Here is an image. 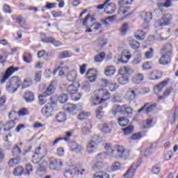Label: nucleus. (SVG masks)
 <instances>
[{
    "instance_id": "21",
    "label": "nucleus",
    "mask_w": 178,
    "mask_h": 178,
    "mask_svg": "<svg viewBox=\"0 0 178 178\" xmlns=\"http://www.w3.org/2000/svg\"><path fill=\"white\" fill-rule=\"evenodd\" d=\"M121 113L122 115H127V116H131L133 115V108L124 105L121 108Z\"/></svg>"
},
{
    "instance_id": "46",
    "label": "nucleus",
    "mask_w": 178,
    "mask_h": 178,
    "mask_svg": "<svg viewBox=\"0 0 178 178\" xmlns=\"http://www.w3.org/2000/svg\"><path fill=\"white\" fill-rule=\"evenodd\" d=\"M42 158H44V156H38L34 154V155L32 156V162L36 165L40 162V161H41V159H42Z\"/></svg>"
},
{
    "instance_id": "51",
    "label": "nucleus",
    "mask_w": 178,
    "mask_h": 178,
    "mask_svg": "<svg viewBox=\"0 0 178 178\" xmlns=\"http://www.w3.org/2000/svg\"><path fill=\"white\" fill-rule=\"evenodd\" d=\"M161 172V165L156 164L152 168V172L153 175H158Z\"/></svg>"
},
{
    "instance_id": "30",
    "label": "nucleus",
    "mask_w": 178,
    "mask_h": 178,
    "mask_svg": "<svg viewBox=\"0 0 178 178\" xmlns=\"http://www.w3.org/2000/svg\"><path fill=\"white\" fill-rule=\"evenodd\" d=\"M23 173H24V168H23L22 166L16 167L13 170L14 176H17V177L22 176Z\"/></svg>"
},
{
    "instance_id": "58",
    "label": "nucleus",
    "mask_w": 178,
    "mask_h": 178,
    "mask_svg": "<svg viewBox=\"0 0 178 178\" xmlns=\"http://www.w3.org/2000/svg\"><path fill=\"white\" fill-rule=\"evenodd\" d=\"M81 131H82V134L87 136V134H90V133H91V129H90V127L86 126L82 127Z\"/></svg>"
},
{
    "instance_id": "20",
    "label": "nucleus",
    "mask_w": 178,
    "mask_h": 178,
    "mask_svg": "<svg viewBox=\"0 0 178 178\" xmlns=\"http://www.w3.org/2000/svg\"><path fill=\"white\" fill-rule=\"evenodd\" d=\"M134 164H132L131 168L127 171V172L124 175V177L126 178H133L136 173V168H134Z\"/></svg>"
},
{
    "instance_id": "19",
    "label": "nucleus",
    "mask_w": 178,
    "mask_h": 178,
    "mask_svg": "<svg viewBox=\"0 0 178 178\" xmlns=\"http://www.w3.org/2000/svg\"><path fill=\"white\" fill-rule=\"evenodd\" d=\"M24 98L28 104H31V102H34V93L32 92H26L24 95Z\"/></svg>"
},
{
    "instance_id": "45",
    "label": "nucleus",
    "mask_w": 178,
    "mask_h": 178,
    "mask_svg": "<svg viewBox=\"0 0 178 178\" xmlns=\"http://www.w3.org/2000/svg\"><path fill=\"white\" fill-rule=\"evenodd\" d=\"M90 116L89 112H84L82 111L81 113L78 115V119L79 120H85V119H87Z\"/></svg>"
},
{
    "instance_id": "49",
    "label": "nucleus",
    "mask_w": 178,
    "mask_h": 178,
    "mask_svg": "<svg viewBox=\"0 0 178 178\" xmlns=\"http://www.w3.org/2000/svg\"><path fill=\"white\" fill-rule=\"evenodd\" d=\"M65 111H67V112H73L74 111H76V105L73 104H68L66 105L65 106Z\"/></svg>"
},
{
    "instance_id": "47",
    "label": "nucleus",
    "mask_w": 178,
    "mask_h": 178,
    "mask_svg": "<svg viewBox=\"0 0 178 178\" xmlns=\"http://www.w3.org/2000/svg\"><path fill=\"white\" fill-rule=\"evenodd\" d=\"M129 29V24L124 23L120 28L121 35H125L127 33V29Z\"/></svg>"
},
{
    "instance_id": "3",
    "label": "nucleus",
    "mask_w": 178,
    "mask_h": 178,
    "mask_svg": "<svg viewBox=\"0 0 178 178\" xmlns=\"http://www.w3.org/2000/svg\"><path fill=\"white\" fill-rule=\"evenodd\" d=\"M171 20L172 15L170 14H165L160 19L156 22L155 24L156 26H159V27L169 26V24H170Z\"/></svg>"
},
{
    "instance_id": "63",
    "label": "nucleus",
    "mask_w": 178,
    "mask_h": 178,
    "mask_svg": "<svg viewBox=\"0 0 178 178\" xmlns=\"http://www.w3.org/2000/svg\"><path fill=\"white\" fill-rule=\"evenodd\" d=\"M108 88L110 91H115L116 88H118V84L110 83H108Z\"/></svg>"
},
{
    "instance_id": "37",
    "label": "nucleus",
    "mask_w": 178,
    "mask_h": 178,
    "mask_svg": "<svg viewBox=\"0 0 178 178\" xmlns=\"http://www.w3.org/2000/svg\"><path fill=\"white\" fill-rule=\"evenodd\" d=\"M118 123L121 127H124L129 124V120L124 117H120L118 119Z\"/></svg>"
},
{
    "instance_id": "17",
    "label": "nucleus",
    "mask_w": 178,
    "mask_h": 178,
    "mask_svg": "<svg viewBox=\"0 0 178 178\" xmlns=\"http://www.w3.org/2000/svg\"><path fill=\"white\" fill-rule=\"evenodd\" d=\"M137 92V89H134L132 90H128L127 92L125 95V99L127 101H134L136 99V93Z\"/></svg>"
},
{
    "instance_id": "48",
    "label": "nucleus",
    "mask_w": 178,
    "mask_h": 178,
    "mask_svg": "<svg viewBox=\"0 0 178 178\" xmlns=\"http://www.w3.org/2000/svg\"><path fill=\"white\" fill-rule=\"evenodd\" d=\"M101 131L102 133H111L112 131V129H111V127H109V124H104L102 126V128L101 129Z\"/></svg>"
},
{
    "instance_id": "62",
    "label": "nucleus",
    "mask_w": 178,
    "mask_h": 178,
    "mask_svg": "<svg viewBox=\"0 0 178 178\" xmlns=\"http://www.w3.org/2000/svg\"><path fill=\"white\" fill-rule=\"evenodd\" d=\"M141 137H143V136H141V134L140 132H138L136 134H134L131 138L132 140H140V138H141Z\"/></svg>"
},
{
    "instance_id": "53",
    "label": "nucleus",
    "mask_w": 178,
    "mask_h": 178,
    "mask_svg": "<svg viewBox=\"0 0 178 178\" xmlns=\"http://www.w3.org/2000/svg\"><path fill=\"white\" fill-rule=\"evenodd\" d=\"M121 168H122V165H120V163H119V162L113 163L112 166H111V169L114 172H116V170H120V169Z\"/></svg>"
},
{
    "instance_id": "60",
    "label": "nucleus",
    "mask_w": 178,
    "mask_h": 178,
    "mask_svg": "<svg viewBox=\"0 0 178 178\" xmlns=\"http://www.w3.org/2000/svg\"><path fill=\"white\" fill-rule=\"evenodd\" d=\"M28 114H29V110H27V108H22L18 112L19 116H26V115H28Z\"/></svg>"
},
{
    "instance_id": "2",
    "label": "nucleus",
    "mask_w": 178,
    "mask_h": 178,
    "mask_svg": "<svg viewBox=\"0 0 178 178\" xmlns=\"http://www.w3.org/2000/svg\"><path fill=\"white\" fill-rule=\"evenodd\" d=\"M63 92H67V95H72V99L74 101H79L81 98V93H77V89L72 84L69 86L63 87Z\"/></svg>"
},
{
    "instance_id": "40",
    "label": "nucleus",
    "mask_w": 178,
    "mask_h": 178,
    "mask_svg": "<svg viewBox=\"0 0 178 178\" xmlns=\"http://www.w3.org/2000/svg\"><path fill=\"white\" fill-rule=\"evenodd\" d=\"M20 163V159L15 158V159H11L8 161V165L10 168H13V166H16L17 165H19Z\"/></svg>"
},
{
    "instance_id": "4",
    "label": "nucleus",
    "mask_w": 178,
    "mask_h": 178,
    "mask_svg": "<svg viewBox=\"0 0 178 178\" xmlns=\"http://www.w3.org/2000/svg\"><path fill=\"white\" fill-rule=\"evenodd\" d=\"M77 175H80V170H79L76 165L66 168L64 172V176L66 178H73L74 176H77Z\"/></svg>"
},
{
    "instance_id": "15",
    "label": "nucleus",
    "mask_w": 178,
    "mask_h": 178,
    "mask_svg": "<svg viewBox=\"0 0 178 178\" xmlns=\"http://www.w3.org/2000/svg\"><path fill=\"white\" fill-rule=\"evenodd\" d=\"M162 56L159 58V63L160 65H163V66H165V65H169L170 63V60H172V56H169L168 54H161Z\"/></svg>"
},
{
    "instance_id": "6",
    "label": "nucleus",
    "mask_w": 178,
    "mask_h": 178,
    "mask_svg": "<svg viewBox=\"0 0 178 178\" xmlns=\"http://www.w3.org/2000/svg\"><path fill=\"white\" fill-rule=\"evenodd\" d=\"M9 86L7 87V88H14L13 92H16V90L20 86H22V82L20 81V79H19V76H13L9 80Z\"/></svg>"
},
{
    "instance_id": "9",
    "label": "nucleus",
    "mask_w": 178,
    "mask_h": 178,
    "mask_svg": "<svg viewBox=\"0 0 178 178\" xmlns=\"http://www.w3.org/2000/svg\"><path fill=\"white\" fill-rule=\"evenodd\" d=\"M19 68L13 67V66L8 67V70L6 71V73L3 75L2 79L1 80V84H3V83H5V81H6V80H8V79H9V77H10V76H12V74L15 73V72H17Z\"/></svg>"
},
{
    "instance_id": "24",
    "label": "nucleus",
    "mask_w": 178,
    "mask_h": 178,
    "mask_svg": "<svg viewBox=\"0 0 178 178\" xmlns=\"http://www.w3.org/2000/svg\"><path fill=\"white\" fill-rule=\"evenodd\" d=\"M4 126L5 131H9L10 130H12V129L15 128V127L16 126V122H15V120H10L6 122Z\"/></svg>"
},
{
    "instance_id": "16",
    "label": "nucleus",
    "mask_w": 178,
    "mask_h": 178,
    "mask_svg": "<svg viewBox=\"0 0 178 178\" xmlns=\"http://www.w3.org/2000/svg\"><path fill=\"white\" fill-rule=\"evenodd\" d=\"M116 73V68L113 65H109L105 67L104 74L107 77H112Z\"/></svg>"
},
{
    "instance_id": "32",
    "label": "nucleus",
    "mask_w": 178,
    "mask_h": 178,
    "mask_svg": "<svg viewBox=\"0 0 178 178\" xmlns=\"http://www.w3.org/2000/svg\"><path fill=\"white\" fill-rule=\"evenodd\" d=\"M172 5V0H166L165 3L162 2V1H159L156 3V6H158V8H170Z\"/></svg>"
},
{
    "instance_id": "61",
    "label": "nucleus",
    "mask_w": 178,
    "mask_h": 178,
    "mask_svg": "<svg viewBox=\"0 0 178 178\" xmlns=\"http://www.w3.org/2000/svg\"><path fill=\"white\" fill-rule=\"evenodd\" d=\"M3 10L6 13H12V10H10V6L8 4H5L3 7Z\"/></svg>"
},
{
    "instance_id": "42",
    "label": "nucleus",
    "mask_w": 178,
    "mask_h": 178,
    "mask_svg": "<svg viewBox=\"0 0 178 178\" xmlns=\"http://www.w3.org/2000/svg\"><path fill=\"white\" fill-rule=\"evenodd\" d=\"M22 154V149L19 148L17 145H15L13 148V156H19Z\"/></svg>"
},
{
    "instance_id": "36",
    "label": "nucleus",
    "mask_w": 178,
    "mask_h": 178,
    "mask_svg": "<svg viewBox=\"0 0 178 178\" xmlns=\"http://www.w3.org/2000/svg\"><path fill=\"white\" fill-rule=\"evenodd\" d=\"M58 101H59L60 104H65V102H67V94L66 93H63L60 95L58 97H57Z\"/></svg>"
},
{
    "instance_id": "35",
    "label": "nucleus",
    "mask_w": 178,
    "mask_h": 178,
    "mask_svg": "<svg viewBox=\"0 0 178 178\" xmlns=\"http://www.w3.org/2000/svg\"><path fill=\"white\" fill-rule=\"evenodd\" d=\"M56 119L58 123H62L66 120V114H65V113L60 112L57 114Z\"/></svg>"
},
{
    "instance_id": "8",
    "label": "nucleus",
    "mask_w": 178,
    "mask_h": 178,
    "mask_svg": "<svg viewBox=\"0 0 178 178\" xmlns=\"http://www.w3.org/2000/svg\"><path fill=\"white\" fill-rule=\"evenodd\" d=\"M52 105H55L54 102H51V104L48 103L47 105H45V106L42 108L41 112L43 116H46V118H49V116L52 115V111H54Z\"/></svg>"
},
{
    "instance_id": "10",
    "label": "nucleus",
    "mask_w": 178,
    "mask_h": 178,
    "mask_svg": "<svg viewBox=\"0 0 178 178\" xmlns=\"http://www.w3.org/2000/svg\"><path fill=\"white\" fill-rule=\"evenodd\" d=\"M173 53V45L172 44H165L161 49V54L172 56Z\"/></svg>"
},
{
    "instance_id": "29",
    "label": "nucleus",
    "mask_w": 178,
    "mask_h": 178,
    "mask_svg": "<svg viewBox=\"0 0 178 178\" xmlns=\"http://www.w3.org/2000/svg\"><path fill=\"white\" fill-rule=\"evenodd\" d=\"M54 91H55V86H54V83H51L46 89V91L43 93V95L48 97L49 95H52Z\"/></svg>"
},
{
    "instance_id": "26",
    "label": "nucleus",
    "mask_w": 178,
    "mask_h": 178,
    "mask_svg": "<svg viewBox=\"0 0 178 178\" xmlns=\"http://www.w3.org/2000/svg\"><path fill=\"white\" fill-rule=\"evenodd\" d=\"M143 80H144V75H143V74H137L132 79V81L134 84H140Z\"/></svg>"
},
{
    "instance_id": "50",
    "label": "nucleus",
    "mask_w": 178,
    "mask_h": 178,
    "mask_svg": "<svg viewBox=\"0 0 178 178\" xmlns=\"http://www.w3.org/2000/svg\"><path fill=\"white\" fill-rule=\"evenodd\" d=\"M103 168H104V163L102 162H97L92 166L93 170H100V169H103Z\"/></svg>"
},
{
    "instance_id": "18",
    "label": "nucleus",
    "mask_w": 178,
    "mask_h": 178,
    "mask_svg": "<svg viewBox=\"0 0 178 178\" xmlns=\"http://www.w3.org/2000/svg\"><path fill=\"white\" fill-rule=\"evenodd\" d=\"M63 165V163H62V161H60V160L54 159L50 162L49 168L51 170H55L56 168H60V166H62Z\"/></svg>"
},
{
    "instance_id": "31",
    "label": "nucleus",
    "mask_w": 178,
    "mask_h": 178,
    "mask_svg": "<svg viewBox=\"0 0 178 178\" xmlns=\"http://www.w3.org/2000/svg\"><path fill=\"white\" fill-rule=\"evenodd\" d=\"M73 55V53L70 51H63L60 52L58 55L60 59H65L66 58H70Z\"/></svg>"
},
{
    "instance_id": "28",
    "label": "nucleus",
    "mask_w": 178,
    "mask_h": 178,
    "mask_svg": "<svg viewBox=\"0 0 178 178\" xmlns=\"http://www.w3.org/2000/svg\"><path fill=\"white\" fill-rule=\"evenodd\" d=\"M127 41L129 42V46L132 49H138L140 48V42L136 40L127 39Z\"/></svg>"
},
{
    "instance_id": "5",
    "label": "nucleus",
    "mask_w": 178,
    "mask_h": 178,
    "mask_svg": "<svg viewBox=\"0 0 178 178\" xmlns=\"http://www.w3.org/2000/svg\"><path fill=\"white\" fill-rule=\"evenodd\" d=\"M97 92V96L95 97V101L92 102L93 105L101 104V99H102V97L109 96V92H108V90L104 88L98 89Z\"/></svg>"
},
{
    "instance_id": "34",
    "label": "nucleus",
    "mask_w": 178,
    "mask_h": 178,
    "mask_svg": "<svg viewBox=\"0 0 178 178\" xmlns=\"http://www.w3.org/2000/svg\"><path fill=\"white\" fill-rule=\"evenodd\" d=\"M104 113H105V111H104V107L99 106L96 110V118L101 120V119L104 118Z\"/></svg>"
},
{
    "instance_id": "44",
    "label": "nucleus",
    "mask_w": 178,
    "mask_h": 178,
    "mask_svg": "<svg viewBox=\"0 0 178 178\" xmlns=\"http://www.w3.org/2000/svg\"><path fill=\"white\" fill-rule=\"evenodd\" d=\"M25 169H26V172H24L25 176H30V175H31V172H33V165L30 163L26 164Z\"/></svg>"
},
{
    "instance_id": "12",
    "label": "nucleus",
    "mask_w": 178,
    "mask_h": 178,
    "mask_svg": "<svg viewBox=\"0 0 178 178\" xmlns=\"http://www.w3.org/2000/svg\"><path fill=\"white\" fill-rule=\"evenodd\" d=\"M169 83V79L163 81L159 85L156 86L154 88V92L156 95H159V92H162V90L166 87V85Z\"/></svg>"
},
{
    "instance_id": "33",
    "label": "nucleus",
    "mask_w": 178,
    "mask_h": 178,
    "mask_svg": "<svg viewBox=\"0 0 178 178\" xmlns=\"http://www.w3.org/2000/svg\"><path fill=\"white\" fill-rule=\"evenodd\" d=\"M76 77H77V72L76 71H72L69 72L67 75V79L70 82H73L76 80Z\"/></svg>"
},
{
    "instance_id": "54",
    "label": "nucleus",
    "mask_w": 178,
    "mask_h": 178,
    "mask_svg": "<svg viewBox=\"0 0 178 178\" xmlns=\"http://www.w3.org/2000/svg\"><path fill=\"white\" fill-rule=\"evenodd\" d=\"M145 58H147V59H151L152 56H154V49L152 47L149 48V51H146L145 54Z\"/></svg>"
},
{
    "instance_id": "27",
    "label": "nucleus",
    "mask_w": 178,
    "mask_h": 178,
    "mask_svg": "<svg viewBox=\"0 0 178 178\" xmlns=\"http://www.w3.org/2000/svg\"><path fill=\"white\" fill-rule=\"evenodd\" d=\"M35 155L43 156V158H44L45 155H47V150L45 149L41 148V146H39L35 150Z\"/></svg>"
},
{
    "instance_id": "11",
    "label": "nucleus",
    "mask_w": 178,
    "mask_h": 178,
    "mask_svg": "<svg viewBox=\"0 0 178 178\" xmlns=\"http://www.w3.org/2000/svg\"><path fill=\"white\" fill-rule=\"evenodd\" d=\"M70 147L72 152H75V154H81V152L84 151V147L76 142H72Z\"/></svg>"
},
{
    "instance_id": "39",
    "label": "nucleus",
    "mask_w": 178,
    "mask_h": 178,
    "mask_svg": "<svg viewBox=\"0 0 178 178\" xmlns=\"http://www.w3.org/2000/svg\"><path fill=\"white\" fill-rule=\"evenodd\" d=\"M105 58V52H100L98 55L95 56V62L97 63L102 62Z\"/></svg>"
},
{
    "instance_id": "23",
    "label": "nucleus",
    "mask_w": 178,
    "mask_h": 178,
    "mask_svg": "<svg viewBox=\"0 0 178 178\" xmlns=\"http://www.w3.org/2000/svg\"><path fill=\"white\" fill-rule=\"evenodd\" d=\"M140 17H144L145 23H149L150 20H152V13H145L143 11L140 14Z\"/></svg>"
},
{
    "instance_id": "59",
    "label": "nucleus",
    "mask_w": 178,
    "mask_h": 178,
    "mask_svg": "<svg viewBox=\"0 0 178 178\" xmlns=\"http://www.w3.org/2000/svg\"><path fill=\"white\" fill-rule=\"evenodd\" d=\"M154 13L157 17H161V16H162L163 14V10H162L161 8H156L154 10Z\"/></svg>"
},
{
    "instance_id": "41",
    "label": "nucleus",
    "mask_w": 178,
    "mask_h": 178,
    "mask_svg": "<svg viewBox=\"0 0 178 178\" xmlns=\"http://www.w3.org/2000/svg\"><path fill=\"white\" fill-rule=\"evenodd\" d=\"M82 90L85 91V92H90V91H91V83L88 81L84 82L83 83Z\"/></svg>"
},
{
    "instance_id": "38",
    "label": "nucleus",
    "mask_w": 178,
    "mask_h": 178,
    "mask_svg": "<svg viewBox=\"0 0 178 178\" xmlns=\"http://www.w3.org/2000/svg\"><path fill=\"white\" fill-rule=\"evenodd\" d=\"M122 131L124 136H129V134H131L133 131H134V127L133 126H128L124 129H122Z\"/></svg>"
},
{
    "instance_id": "14",
    "label": "nucleus",
    "mask_w": 178,
    "mask_h": 178,
    "mask_svg": "<svg viewBox=\"0 0 178 178\" xmlns=\"http://www.w3.org/2000/svg\"><path fill=\"white\" fill-rule=\"evenodd\" d=\"M130 58H131V55L129 49L123 50L120 58L122 63H127L130 60Z\"/></svg>"
},
{
    "instance_id": "43",
    "label": "nucleus",
    "mask_w": 178,
    "mask_h": 178,
    "mask_svg": "<svg viewBox=\"0 0 178 178\" xmlns=\"http://www.w3.org/2000/svg\"><path fill=\"white\" fill-rule=\"evenodd\" d=\"M93 178H109V175H108V173L106 172H96Z\"/></svg>"
},
{
    "instance_id": "56",
    "label": "nucleus",
    "mask_w": 178,
    "mask_h": 178,
    "mask_svg": "<svg viewBox=\"0 0 178 178\" xmlns=\"http://www.w3.org/2000/svg\"><path fill=\"white\" fill-rule=\"evenodd\" d=\"M152 66V63L151 62H145L143 65L142 67L143 70H151Z\"/></svg>"
},
{
    "instance_id": "55",
    "label": "nucleus",
    "mask_w": 178,
    "mask_h": 178,
    "mask_svg": "<svg viewBox=\"0 0 178 178\" xmlns=\"http://www.w3.org/2000/svg\"><path fill=\"white\" fill-rule=\"evenodd\" d=\"M47 96L45 95H44V93L42 95H39L38 98H39V104L40 105H44V104H46L47 100L45 99V97Z\"/></svg>"
},
{
    "instance_id": "57",
    "label": "nucleus",
    "mask_w": 178,
    "mask_h": 178,
    "mask_svg": "<svg viewBox=\"0 0 178 178\" xmlns=\"http://www.w3.org/2000/svg\"><path fill=\"white\" fill-rule=\"evenodd\" d=\"M108 6H111L112 9L111 11H107L106 14L107 15H113V13L114 12H115V10H116V5H115V3H109L108 4Z\"/></svg>"
},
{
    "instance_id": "13",
    "label": "nucleus",
    "mask_w": 178,
    "mask_h": 178,
    "mask_svg": "<svg viewBox=\"0 0 178 178\" xmlns=\"http://www.w3.org/2000/svg\"><path fill=\"white\" fill-rule=\"evenodd\" d=\"M98 145L94 140H90L86 146V149L88 154H92L97 152Z\"/></svg>"
},
{
    "instance_id": "25",
    "label": "nucleus",
    "mask_w": 178,
    "mask_h": 178,
    "mask_svg": "<svg viewBox=\"0 0 178 178\" xmlns=\"http://www.w3.org/2000/svg\"><path fill=\"white\" fill-rule=\"evenodd\" d=\"M118 81L120 84L124 86L129 83V79L126 75H124V74H121L120 76L118 77Z\"/></svg>"
},
{
    "instance_id": "22",
    "label": "nucleus",
    "mask_w": 178,
    "mask_h": 178,
    "mask_svg": "<svg viewBox=\"0 0 178 178\" xmlns=\"http://www.w3.org/2000/svg\"><path fill=\"white\" fill-rule=\"evenodd\" d=\"M93 70L94 69L90 68L86 72V76H88V79L90 81V83H94V81L97 80V76L94 72H92Z\"/></svg>"
},
{
    "instance_id": "7",
    "label": "nucleus",
    "mask_w": 178,
    "mask_h": 178,
    "mask_svg": "<svg viewBox=\"0 0 178 178\" xmlns=\"http://www.w3.org/2000/svg\"><path fill=\"white\" fill-rule=\"evenodd\" d=\"M155 108H156V104L154 103L150 106H148V103H146L143 107L138 110V113H141V112H143V113L148 115V113H151V112L155 111Z\"/></svg>"
},
{
    "instance_id": "52",
    "label": "nucleus",
    "mask_w": 178,
    "mask_h": 178,
    "mask_svg": "<svg viewBox=\"0 0 178 178\" xmlns=\"http://www.w3.org/2000/svg\"><path fill=\"white\" fill-rule=\"evenodd\" d=\"M40 168L38 169L39 172H42V170H46L47 168H48V162L47 161H42L40 164Z\"/></svg>"
},
{
    "instance_id": "64",
    "label": "nucleus",
    "mask_w": 178,
    "mask_h": 178,
    "mask_svg": "<svg viewBox=\"0 0 178 178\" xmlns=\"http://www.w3.org/2000/svg\"><path fill=\"white\" fill-rule=\"evenodd\" d=\"M41 71L36 72L35 74V81H41Z\"/></svg>"
},
{
    "instance_id": "1",
    "label": "nucleus",
    "mask_w": 178,
    "mask_h": 178,
    "mask_svg": "<svg viewBox=\"0 0 178 178\" xmlns=\"http://www.w3.org/2000/svg\"><path fill=\"white\" fill-rule=\"evenodd\" d=\"M111 151V155L117 158H127L129 156V151L124 149L123 146L115 145Z\"/></svg>"
}]
</instances>
